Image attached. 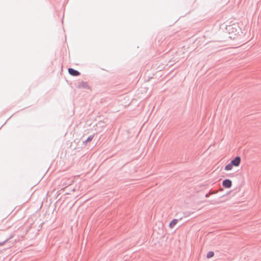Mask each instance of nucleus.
I'll use <instances>...</instances> for the list:
<instances>
[{
    "label": "nucleus",
    "mask_w": 261,
    "mask_h": 261,
    "mask_svg": "<svg viewBox=\"0 0 261 261\" xmlns=\"http://www.w3.org/2000/svg\"><path fill=\"white\" fill-rule=\"evenodd\" d=\"M226 32L229 35L234 34V36L237 35V33H239L238 29L236 25H228L225 28Z\"/></svg>",
    "instance_id": "1"
},
{
    "label": "nucleus",
    "mask_w": 261,
    "mask_h": 261,
    "mask_svg": "<svg viewBox=\"0 0 261 261\" xmlns=\"http://www.w3.org/2000/svg\"><path fill=\"white\" fill-rule=\"evenodd\" d=\"M241 162V158L237 155L235 156L231 161L230 163L234 167H238L240 165Z\"/></svg>",
    "instance_id": "2"
},
{
    "label": "nucleus",
    "mask_w": 261,
    "mask_h": 261,
    "mask_svg": "<svg viewBox=\"0 0 261 261\" xmlns=\"http://www.w3.org/2000/svg\"><path fill=\"white\" fill-rule=\"evenodd\" d=\"M222 186L227 189L230 188L232 186V181L229 179H225L222 181Z\"/></svg>",
    "instance_id": "3"
},
{
    "label": "nucleus",
    "mask_w": 261,
    "mask_h": 261,
    "mask_svg": "<svg viewBox=\"0 0 261 261\" xmlns=\"http://www.w3.org/2000/svg\"><path fill=\"white\" fill-rule=\"evenodd\" d=\"M68 73L71 75H72L74 76H77L81 74L80 72L79 71L75 70L72 68H68Z\"/></svg>",
    "instance_id": "4"
},
{
    "label": "nucleus",
    "mask_w": 261,
    "mask_h": 261,
    "mask_svg": "<svg viewBox=\"0 0 261 261\" xmlns=\"http://www.w3.org/2000/svg\"><path fill=\"white\" fill-rule=\"evenodd\" d=\"M178 221V219H173L169 224V227L170 228H172L174 227V226L177 224V222Z\"/></svg>",
    "instance_id": "5"
},
{
    "label": "nucleus",
    "mask_w": 261,
    "mask_h": 261,
    "mask_svg": "<svg viewBox=\"0 0 261 261\" xmlns=\"http://www.w3.org/2000/svg\"><path fill=\"white\" fill-rule=\"evenodd\" d=\"M94 135H90L85 140L83 141V144H87V143L91 141Z\"/></svg>",
    "instance_id": "6"
},
{
    "label": "nucleus",
    "mask_w": 261,
    "mask_h": 261,
    "mask_svg": "<svg viewBox=\"0 0 261 261\" xmlns=\"http://www.w3.org/2000/svg\"><path fill=\"white\" fill-rule=\"evenodd\" d=\"M233 167H234V166L230 162L229 164H228L226 165H225V166L224 167V170H226V171L231 170Z\"/></svg>",
    "instance_id": "7"
},
{
    "label": "nucleus",
    "mask_w": 261,
    "mask_h": 261,
    "mask_svg": "<svg viewBox=\"0 0 261 261\" xmlns=\"http://www.w3.org/2000/svg\"><path fill=\"white\" fill-rule=\"evenodd\" d=\"M86 89L91 91L90 86L87 84V83L83 82V89Z\"/></svg>",
    "instance_id": "8"
},
{
    "label": "nucleus",
    "mask_w": 261,
    "mask_h": 261,
    "mask_svg": "<svg viewBox=\"0 0 261 261\" xmlns=\"http://www.w3.org/2000/svg\"><path fill=\"white\" fill-rule=\"evenodd\" d=\"M214 255V252L213 251H208L206 254V257L207 258H211Z\"/></svg>",
    "instance_id": "9"
},
{
    "label": "nucleus",
    "mask_w": 261,
    "mask_h": 261,
    "mask_svg": "<svg viewBox=\"0 0 261 261\" xmlns=\"http://www.w3.org/2000/svg\"><path fill=\"white\" fill-rule=\"evenodd\" d=\"M193 212H185L184 213V217H187L189 216L191 214H193Z\"/></svg>",
    "instance_id": "10"
},
{
    "label": "nucleus",
    "mask_w": 261,
    "mask_h": 261,
    "mask_svg": "<svg viewBox=\"0 0 261 261\" xmlns=\"http://www.w3.org/2000/svg\"><path fill=\"white\" fill-rule=\"evenodd\" d=\"M76 85V89L75 90V91H77V90H79L81 87H82V83H79L78 84L76 85V84H75Z\"/></svg>",
    "instance_id": "11"
},
{
    "label": "nucleus",
    "mask_w": 261,
    "mask_h": 261,
    "mask_svg": "<svg viewBox=\"0 0 261 261\" xmlns=\"http://www.w3.org/2000/svg\"><path fill=\"white\" fill-rule=\"evenodd\" d=\"M210 195H212V189L210 190L208 193L205 194V197L207 198L210 196Z\"/></svg>",
    "instance_id": "12"
},
{
    "label": "nucleus",
    "mask_w": 261,
    "mask_h": 261,
    "mask_svg": "<svg viewBox=\"0 0 261 261\" xmlns=\"http://www.w3.org/2000/svg\"><path fill=\"white\" fill-rule=\"evenodd\" d=\"M93 112V110H88L87 114H90Z\"/></svg>",
    "instance_id": "13"
},
{
    "label": "nucleus",
    "mask_w": 261,
    "mask_h": 261,
    "mask_svg": "<svg viewBox=\"0 0 261 261\" xmlns=\"http://www.w3.org/2000/svg\"><path fill=\"white\" fill-rule=\"evenodd\" d=\"M7 240H6L4 241V242H3L0 243V246H1V245H4V244L7 242Z\"/></svg>",
    "instance_id": "14"
},
{
    "label": "nucleus",
    "mask_w": 261,
    "mask_h": 261,
    "mask_svg": "<svg viewBox=\"0 0 261 261\" xmlns=\"http://www.w3.org/2000/svg\"><path fill=\"white\" fill-rule=\"evenodd\" d=\"M217 193V191H213L212 190V194H216Z\"/></svg>",
    "instance_id": "15"
},
{
    "label": "nucleus",
    "mask_w": 261,
    "mask_h": 261,
    "mask_svg": "<svg viewBox=\"0 0 261 261\" xmlns=\"http://www.w3.org/2000/svg\"><path fill=\"white\" fill-rule=\"evenodd\" d=\"M228 38H230V39H232V38H234V36H228Z\"/></svg>",
    "instance_id": "16"
},
{
    "label": "nucleus",
    "mask_w": 261,
    "mask_h": 261,
    "mask_svg": "<svg viewBox=\"0 0 261 261\" xmlns=\"http://www.w3.org/2000/svg\"><path fill=\"white\" fill-rule=\"evenodd\" d=\"M216 202L215 201H211V203H212V204H214Z\"/></svg>",
    "instance_id": "17"
},
{
    "label": "nucleus",
    "mask_w": 261,
    "mask_h": 261,
    "mask_svg": "<svg viewBox=\"0 0 261 261\" xmlns=\"http://www.w3.org/2000/svg\"><path fill=\"white\" fill-rule=\"evenodd\" d=\"M230 191H229V192H227L226 195L228 194L229 193H230Z\"/></svg>",
    "instance_id": "18"
},
{
    "label": "nucleus",
    "mask_w": 261,
    "mask_h": 261,
    "mask_svg": "<svg viewBox=\"0 0 261 261\" xmlns=\"http://www.w3.org/2000/svg\"><path fill=\"white\" fill-rule=\"evenodd\" d=\"M87 200V199H86L84 200V202H85V201H86Z\"/></svg>",
    "instance_id": "19"
},
{
    "label": "nucleus",
    "mask_w": 261,
    "mask_h": 261,
    "mask_svg": "<svg viewBox=\"0 0 261 261\" xmlns=\"http://www.w3.org/2000/svg\"><path fill=\"white\" fill-rule=\"evenodd\" d=\"M182 219V217L180 218L179 220H181Z\"/></svg>",
    "instance_id": "20"
}]
</instances>
